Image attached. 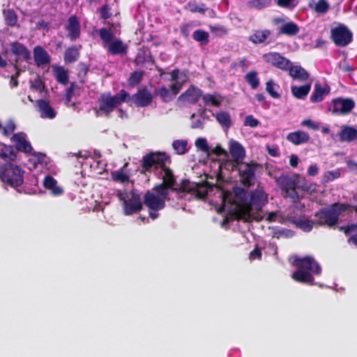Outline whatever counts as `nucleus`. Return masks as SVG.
Returning a JSON list of instances; mask_svg holds the SVG:
<instances>
[{
  "mask_svg": "<svg viewBox=\"0 0 357 357\" xmlns=\"http://www.w3.org/2000/svg\"><path fill=\"white\" fill-rule=\"evenodd\" d=\"M350 208L357 213V204L351 206L349 204L335 202L328 207L321 208L314 215L316 218L315 227H333L339 222L340 216Z\"/></svg>",
  "mask_w": 357,
  "mask_h": 357,
  "instance_id": "1",
  "label": "nucleus"
},
{
  "mask_svg": "<svg viewBox=\"0 0 357 357\" xmlns=\"http://www.w3.org/2000/svg\"><path fill=\"white\" fill-rule=\"evenodd\" d=\"M129 99L130 93L125 89H121L115 95H112L110 92L101 93L98 98V107L95 109L96 116L109 118L123 102L129 103Z\"/></svg>",
  "mask_w": 357,
  "mask_h": 357,
  "instance_id": "2",
  "label": "nucleus"
},
{
  "mask_svg": "<svg viewBox=\"0 0 357 357\" xmlns=\"http://www.w3.org/2000/svg\"><path fill=\"white\" fill-rule=\"evenodd\" d=\"M11 141L15 146L0 142L2 148L0 149V158L5 161H15L17 159V152L31 153L33 147L26 140V135L23 132L13 134Z\"/></svg>",
  "mask_w": 357,
  "mask_h": 357,
  "instance_id": "3",
  "label": "nucleus"
},
{
  "mask_svg": "<svg viewBox=\"0 0 357 357\" xmlns=\"http://www.w3.org/2000/svg\"><path fill=\"white\" fill-rule=\"evenodd\" d=\"M12 162L0 165V180L10 187L17 188L23 184L25 172Z\"/></svg>",
  "mask_w": 357,
  "mask_h": 357,
  "instance_id": "4",
  "label": "nucleus"
},
{
  "mask_svg": "<svg viewBox=\"0 0 357 357\" xmlns=\"http://www.w3.org/2000/svg\"><path fill=\"white\" fill-rule=\"evenodd\" d=\"M171 163V157L165 152H150L142 157L141 173H151L158 169L162 170Z\"/></svg>",
  "mask_w": 357,
  "mask_h": 357,
  "instance_id": "5",
  "label": "nucleus"
},
{
  "mask_svg": "<svg viewBox=\"0 0 357 357\" xmlns=\"http://www.w3.org/2000/svg\"><path fill=\"white\" fill-rule=\"evenodd\" d=\"M107 24L109 25V29L101 28L99 30V36L105 45H109L108 52L112 55L126 54L128 52L127 45L119 38L112 40L114 38V34L111 30L113 24L107 22Z\"/></svg>",
  "mask_w": 357,
  "mask_h": 357,
  "instance_id": "6",
  "label": "nucleus"
},
{
  "mask_svg": "<svg viewBox=\"0 0 357 357\" xmlns=\"http://www.w3.org/2000/svg\"><path fill=\"white\" fill-rule=\"evenodd\" d=\"M275 183L282 190L284 198H289L294 203H296L300 199V196L296 190L295 179L293 176L282 174L278 177H275Z\"/></svg>",
  "mask_w": 357,
  "mask_h": 357,
  "instance_id": "7",
  "label": "nucleus"
},
{
  "mask_svg": "<svg viewBox=\"0 0 357 357\" xmlns=\"http://www.w3.org/2000/svg\"><path fill=\"white\" fill-rule=\"evenodd\" d=\"M259 165L254 161L249 163L241 162L238 166L232 167L237 169L241 184L247 188L254 185L256 181V172Z\"/></svg>",
  "mask_w": 357,
  "mask_h": 357,
  "instance_id": "8",
  "label": "nucleus"
},
{
  "mask_svg": "<svg viewBox=\"0 0 357 357\" xmlns=\"http://www.w3.org/2000/svg\"><path fill=\"white\" fill-rule=\"evenodd\" d=\"M164 174L162 177V182L155 185L153 188V191L156 193H159L161 195H169V190H176L174 185L176 184V176L174 174L173 171L169 167L167 166L163 169Z\"/></svg>",
  "mask_w": 357,
  "mask_h": 357,
  "instance_id": "9",
  "label": "nucleus"
},
{
  "mask_svg": "<svg viewBox=\"0 0 357 357\" xmlns=\"http://www.w3.org/2000/svg\"><path fill=\"white\" fill-rule=\"evenodd\" d=\"M170 199L169 195H161L155 191L148 190L144 195L143 204L148 209L161 211L165 208L166 201Z\"/></svg>",
  "mask_w": 357,
  "mask_h": 357,
  "instance_id": "10",
  "label": "nucleus"
},
{
  "mask_svg": "<svg viewBox=\"0 0 357 357\" xmlns=\"http://www.w3.org/2000/svg\"><path fill=\"white\" fill-rule=\"evenodd\" d=\"M331 38L336 46L345 47L352 40V33L344 25L340 24L331 29Z\"/></svg>",
  "mask_w": 357,
  "mask_h": 357,
  "instance_id": "11",
  "label": "nucleus"
},
{
  "mask_svg": "<svg viewBox=\"0 0 357 357\" xmlns=\"http://www.w3.org/2000/svg\"><path fill=\"white\" fill-rule=\"evenodd\" d=\"M293 265L297 268L309 271L312 275H320L321 273L320 265L311 256H306L303 258L296 257L293 262Z\"/></svg>",
  "mask_w": 357,
  "mask_h": 357,
  "instance_id": "12",
  "label": "nucleus"
},
{
  "mask_svg": "<svg viewBox=\"0 0 357 357\" xmlns=\"http://www.w3.org/2000/svg\"><path fill=\"white\" fill-rule=\"evenodd\" d=\"M153 95L146 86L139 88L137 93L132 96L130 95L129 103L134 104L138 107H146L151 104Z\"/></svg>",
  "mask_w": 357,
  "mask_h": 357,
  "instance_id": "13",
  "label": "nucleus"
},
{
  "mask_svg": "<svg viewBox=\"0 0 357 357\" xmlns=\"http://www.w3.org/2000/svg\"><path fill=\"white\" fill-rule=\"evenodd\" d=\"M263 59L266 63L283 71L287 72L291 66V61L278 52H272L264 54Z\"/></svg>",
  "mask_w": 357,
  "mask_h": 357,
  "instance_id": "14",
  "label": "nucleus"
},
{
  "mask_svg": "<svg viewBox=\"0 0 357 357\" xmlns=\"http://www.w3.org/2000/svg\"><path fill=\"white\" fill-rule=\"evenodd\" d=\"M131 197L124 203V213L127 215L139 212L143 208L141 195L138 190L132 189L130 192Z\"/></svg>",
  "mask_w": 357,
  "mask_h": 357,
  "instance_id": "15",
  "label": "nucleus"
},
{
  "mask_svg": "<svg viewBox=\"0 0 357 357\" xmlns=\"http://www.w3.org/2000/svg\"><path fill=\"white\" fill-rule=\"evenodd\" d=\"M64 28L67 32L66 38L70 41H75L80 38L81 24L76 15H73L68 18Z\"/></svg>",
  "mask_w": 357,
  "mask_h": 357,
  "instance_id": "16",
  "label": "nucleus"
},
{
  "mask_svg": "<svg viewBox=\"0 0 357 357\" xmlns=\"http://www.w3.org/2000/svg\"><path fill=\"white\" fill-rule=\"evenodd\" d=\"M332 113L348 114L355 107V102L352 98H336L332 100Z\"/></svg>",
  "mask_w": 357,
  "mask_h": 357,
  "instance_id": "17",
  "label": "nucleus"
},
{
  "mask_svg": "<svg viewBox=\"0 0 357 357\" xmlns=\"http://www.w3.org/2000/svg\"><path fill=\"white\" fill-rule=\"evenodd\" d=\"M10 52L15 55L17 58L15 59V68H17V64L20 60L23 59L29 61L31 59V52L28 48L22 43L15 41L10 44Z\"/></svg>",
  "mask_w": 357,
  "mask_h": 357,
  "instance_id": "18",
  "label": "nucleus"
},
{
  "mask_svg": "<svg viewBox=\"0 0 357 357\" xmlns=\"http://www.w3.org/2000/svg\"><path fill=\"white\" fill-rule=\"evenodd\" d=\"M267 195L262 190L256 189L250 193L249 212L255 209L261 211V208L267 203Z\"/></svg>",
  "mask_w": 357,
  "mask_h": 357,
  "instance_id": "19",
  "label": "nucleus"
},
{
  "mask_svg": "<svg viewBox=\"0 0 357 357\" xmlns=\"http://www.w3.org/2000/svg\"><path fill=\"white\" fill-rule=\"evenodd\" d=\"M202 96V90L194 85H191L185 92L178 96V100L194 105L198 102Z\"/></svg>",
  "mask_w": 357,
  "mask_h": 357,
  "instance_id": "20",
  "label": "nucleus"
},
{
  "mask_svg": "<svg viewBox=\"0 0 357 357\" xmlns=\"http://www.w3.org/2000/svg\"><path fill=\"white\" fill-rule=\"evenodd\" d=\"M229 153L233 159L232 167L238 166L245 156L244 147L237 141L231 140L229 145Z\"/></svg>",
  "mask_w": 357,
  "mask_h": 357,
  "instance_id": "21",
  "label": "nucleus"
},
{
  "mask_svg": "<svg viewBox=\"0 0 357 357\" xmlns=\"http://www.w3.org/2000/svg\"><path fill=\"white\" fill-rule=\"evenodd\" d=\"M338 136L341 142H357V128L353 126H342Z\"/></svg>",
  "mask_w": 357,
  "mask_h": 357,
  "instance_id": "22",
  "label": "nucleus"
},
{
  "mask_svg": "<svg viewBox=\"0 0 357 357\" xmlns=\"http://www.w3.org/2000/svg\"><path fill=\"white\" fill-rule=\"evenodd\" d=\"M289 221L294 224L296 228L300 229L304 232H310L315 226V220H312L306 218L305 215L297 218L296 216H289Z\"/></svg>",
  "mask_w": 357,
  "mask_h": 357,
  "instance_id": "23",
  "label": "nucleus"
},
{
  "mask_svg": "<svg viewBox=\"0 0 357 357\" xmlns=\"http://www.w3.org/2000/svg\"><path fill=\"white\" fill-rule=\"evenodd\" d=\"M234 201L236 204L246 212H249L250 193L243 188L234 190Z\"/></svg>",
  "mask_w": 357,
  "mask_h": 357,
  "instance_id": "24",
  "label": "nucleus"
},
{
  "mask_svg": "<svg viewBox=\"0 0 357 357\" xmlns=\"http://www.w3.org/2000/svg\"><path fill=\"white\" fill-rule=\"evenodd\" d=\"M36 104L42 118L53 119L56 117V112L54 111V108L50 106L48 101L40 99L36 101Z\"/></svg>",
  "mask_w": 357,
  "mask_h": 357,
  "instance_id": "25",
  "label": "nucleus"
},
{
  "mask_svg": "<svg viewBox=\"0 0 357 357\" xmlns=\"http://www.w3.org/2000/svg\"><path fill=\"white\" fill-rule=\"evenodd\" d=\"M33 59L37 66H42L50 63L51 59L47 52L41 46H36L33 49Z\"/></svg>",
  "mask_w": 357,
  "mask_h": 357,
  "instance_id": "26",
  "label": "nucleus"
},
{
  "mask_svg": "<svg viewBox=\"0 0 357 357\" xmlns=\"http://www.w3.org/2000/svg\"><path fill=\"white\" fill-rule=\"evenodd\" d=\"M331 87L326 84L322 86L320 83L314 84V91L310 96V100L312 102H320L324 100V96L330 93Z\"/></svg>",
  "mask_w": 357,
  "mask_h": 357,
  "instance_id": "27",
  "label": "nucleus"
},
{
  "mask_svg": "<svg viewBox=\"0 0 357 357\" xmlns=\"http://www.w3.org/2000/svg\"><path fill=\"white\" fill-rule=\"evenodd\" d=\"M287 71L289 72V76L294 80L304 82L309 78V73L304 68L301 66H294L292 62Z\"/></svg>",
  "mask_w": 357,
  "mask_h": 357,
  "instance_id": "28",
  "label": "nucleus"
},
{
  "mask_svg": "<svg viewBox=\"0 0 357 357\" xmlns=\"http://www.w3.org/2000/svg\"><path fill=\"white\" fill-rule=\"evenodd\" d=\"M81 49V45H72L66 48L63 54V61L65 63L70 64L76 62L79 58V51Z\"/></svg>",
  "mask_w": 357,
  "mask_h": 357,
  "instance_id": "29",
  "label": "nucleus"
},
{
  "mask_svg": "<svg viewBox=\"0 0 357 357\" xmlns=\"http://www.w3.org/2000/svg\"><path fill=\"white\" fill-rule=\"evenodd\" d=\"M338 230L342 231L347 236H349L347 243L357 247V224H351L347 226L337 227Z\"/></svg>",
  "mask_w": 357,
  "mask_h": 357,
  "instance_id": "30",
  "label": "nucleus"
},
{
  "mask_svg": "<svg viewBox=\"0 0 357 357\" xmlns=\"http://www.w3.org/2000/svg\"><path fill=\"white\" fill-rule=\"evenodd\" d=\"M287 139L295 145H299L307 142L310 135L304 131L298 130L289 133Z\"/></svg>",
  "mask_w": 357,
  "mask_h": 357,
  "instance_id": "31",
  "label": "nucleus"
},
{
  "mask_svg": "<svg viewBox=\"0 0 357 357\" xmlns=\"http://www.w3.org/2000/svg\"><path fill=\"white\" fill-rule=\"evenodd\" d=\"M44 187L51 190V192L54 196H59L63 194V190L61 187L57 185L56 180L52 176H46L43 181Z\"/></svg>",
  "mask_w": 357,
  "mask_h": 357,
  "instance_id": "32",
  "label": "nucleus"
},
{
  "mask_svg": "<svg viewBox=\"0 0 357 357\" xmlns=\"http://www.w3.org/2000/svg\"><path fill=\"white\" fill-rule=\"evenodd\" d=\"M271 32L268 29L256 30L249 36V40L254 44H261L265 43L270 37Z\"/></svg>",
  "mask_w": 357,
  "mask_h": 357,
  "instance_id": "33",
  "label": "nucleus"
},
{
  "mask_svg": "<svg viewBox=\"0 0 357 357\" xmlns=\"http://www.w3.org/2000/svg\"><path fill=\"white\" fill-rule=\"evenodd\" d=\"M291 278L294 280L300 283H312L314 281V277L309 271L301 268L294 271Z\"/></svg>",
  "mask_w": 357,
  "mask_h": 357,
  "instance_id": "34",
  "label": "nucleus"
},
{
  "mask_svg": "<svg viewBox=\"0 0 357 357\" xmlns=\"http://www.w3.org/2000/svg\"><path fill=\"white\" fill-rule=\"evenodd\" d=\"M212 186L208 182L205 181L202 184L196 183L194 185L192 194H195L199 199H205L208 195V190L211 189Z\"/></svg>",
  "mask_w": 357,
  "mask_h": 357,
  "instance_id": "35",
  "label": "nucleus"
},
{
  "mask_svg": "<svg viewBox=\"0 0 357 357\" xmlns=\"http://www.w3.org/2000/svg\"><path fill=\"white\" fill-rule=\"evenodd\" d=\"M299 32L298 26L294 22L284 24L280 29L279 33L289 36L296 35Z\"/></svg>",
  "mask_w": 357,
  "mask_h": 357,
  "instance_id": "36",
  "label": "nucleus"
},
{
  "mask_svg": "<svg viewBox=\"0 0 357 357\" xmlns=\"http://www.w3.org/2000/svg\"><path fill=\"white\" fill-rule=\"evenodd\" d=\"M310 89V84H306L300 86H293L291 88V91L295 98L304 99L309 93Z\"/></svg>",
  "mask_w": 357,
  "mask_h": 357,
  "instance_id": "37",
  "label": "nucleus"
},
{
  "mask_svg": "<svg viewBox=\"0 0 357 357\" xmlns=\"http://www.w3.org/2000/svg\"><path fill=\"white\" fill-rule=\"evenodd\" d=\"M213 116L222 127L229 128L231 126V119L229 112L221 111Z\"/></svg>",
  "mask_w": 357,
  "mask_h": 357,
  "instance_id": "38",
  "label": "nucleus"
},
{
  "mask_svg": "<svg viewBox=\"0 0 357 357\" xmlns=\"http://www.w3.org/2000/svg\"><path fill=\"white\" fill-rule=\"evenodd\" d=\"M295 179L296 190H301L302 191L308 192L311 189L310 184L307 181L304 176L299 174L293 175Z\"/></svg>",
  "mask_w": 357,
  "mask_h": 357,
  "instance_id": "39",
  "label": "nucleus"
},
{
  "mask_svg": "<svg viewBox=\"0 0 357 357\" xmlns=\"http://www.w3.org/2000/svg\"><path fill=\"white\" fill-rule=\"evenodd\" d=\"M192 37L195 41L200 43L201 45H206L209 43V34L202 29L195 30Z\"/></svg>",
  "mask_w": 357,
  "mask_h": 357,
  "instance_id": "40",
  "label": "nucleus"
},
{
  "mask_svg": "<svg viewBox=\"0 0 357 357\" xmlns=\"http://www.w3.org/2000/svg\"><path fill=\"white\" fill-rule=\"evenodd\" d=\"M6 24L9 26H15L17 23V15L13 9L3 10Z\"/></svg>",
  "mask_w": 357,
  "mask_h": 357,
  "instance_id": "41",
  "label": "nucleus"
},
{
  "mask_svg": "<svg viewBox=\"0 0 357 357\" xmlns=\"http://www.w3.org/2000/svg\"><path fill=\"white\" fill-rule=\"evenodd\" d=\"M55 77L56 81L63 85H66L69 82L68 71L61 66L56 68Z\"/></svg>",
  "mask_w": 357,
  "mask_h": 357,
  "instance_id": "42",
  "label": "nucleus"
},
{
  "mask_svg": "<svg viewBox=\"0 0 357 357\" xmlns=\"http://www.w3.org/2000/svg\"><path fill=\"white\" fill-rule=\"evenodd\" d=\"M245 79L252 89H256L259 86V78L255 70L248 72L245 76Z\"/></svg>",
  "mask_w": 357,
  "mask_h": 357,
  "instance_id": "43",
  "label": "nucleus"
},
{
  "mask_svg": "<svg viewBox=\"0 0 357 357\" xmlns=\"http://www.w3.org/2000/svg\"><path fill=\"white\" fill-rule=\"evenodd\" d=\"M155 95L159 96L163 102H169L173 100L169 89L165 86L156 89L155 91Z\"/></svg>",
  "mask_w": 357,
  "mask_h": 357,
  "instance_id": "44",
  "label": "nucleus"
},
{
  "mask_svg": "<svg viewBox=\"0 0 357 357\" xmlns=\"http://www.w3.org/2000/svg\"><path fill=\"white\" fill-rule=\"evenodd\" d=\"M144 75V71H135L132 73L128 79V83L130 86L135 87L138 85L142 80Z\"/></svg>",
  "mask_w": 357,
  "mask_h": 357,
  "instance_id": "45",
  "label": "nucleus"
},
{
  "mask_svg": "<svg viewBox=\"0 0 357 357\" xmlns=\"http://www.w3.org/2000/svg\"><path fill=\"white\" fill-rule=\"evenodd\" d=\"M187 145V141L183 139L174 140L172 143L174 149L178 155L185 154L188 151Z\"/></svg>",
  "mask_w": 357,
  "mask_h": 357,
  "instance_id": "46",
  "label": "nucleus"
},
{
  "mask_svg": "<svg viewBox=\"0 0 357 357\" xmlns=\"http://www.w3.org/2000/svg\"><path fill=\"white\" fill-rule=\"evenodd\" d=\"M340 176H341V171L340 169H336L332 170V171H328V172H325L323 176V178H322L323 183H326L331 182V181L335 180V178H340Z\"/></svg>",
  "mask_w": 357,
  "mask_h": 357,
  "instance_id": "47",
  "label": "nucleus"
},
{
  "mask_svg": "<svg viewBox=\"0 0 357 357\" xmlns=\"http://www.w3.org/2000/svg\"><path fill=\"white\" fill-rule=\"evenodd\" d=\"M112 178L114 181L125 183L128 181L129 176L123 172V169L112 172Z\"/></svg>",
  "mask_w": 357,
  "mask_h": 357,
  "instance_id": "48",
  "label": "nucleus"
},
{
  "mask_svg": "<svg viewBox=\"0 0 357 357\" xmlns=\"http://www.w3.org/2000/svg\"><path fill=\"white\" fill-rule=\"evenodd\" d=\"M209 29L213 34L218 37H222L227 34V29L222 25H210Z\"/></svg>",
  "mask_w": 357,
  "mask_h": 357,
  "instance_id": "49",
  "label": "nucleus"
},
{
  "mask_svg": "<svg viewBox=\"0 0 357 357\" xmlns=\"http://www.w3.org/2000/svg\"><path fill=\"white\" fill-rule=\"evenodd\" d=\"M194 185H196V183H191L190 181L184 179L181 182L179 188L176 189L175 191L178 192H188L192 193L194 189Z\"/></svg>",
  "mask_w": 357,
  "mask_h": 357,
  "instance_id": "50",
  "label": "nucleus"
},
{
  "mask_svg": "<svg viewBox=\"0 0 357 357\" xmlns=\"http://www.w3.org/2000/svg\"><path fill=\"white\" fill-rule=\"evenodd\" d=\"M202 100L205 105H212L215 107H219L221 104V101L216 98V97L210 93L202 96Z\"/></svg>",
  "mask_w": 357,
  "mask_h": 357,
  "instance_id": "51",
  "label": "nucleus"
},
{
  "mask_svg": "<svg viewBox=\"0 0 357 357\" xmlns=\"http://www.w3.org/2000/svg\"><path fill=\"white\" fill-rule=\"evenodd\" d=\"M329 4L326 0H319L314 7V10L318 13H326L329 10Z\"/></svg>",
  "mask_w": 357,
  "mask_h": 357,
  "instance_id": "52",
  "label": "nucleus"
},
{
  "mask_svg": "<svg viewBox=\"0 0 357 357\" xmlns=\"http://www.w3.org/2000/svg\"><path fill=\"white\" fill-rule=\"evenodd\" d=\"M196 147L204 153H209L210 147L205 138L199 137L195 141Z\"/></svg>",
  "mask_w": 357,
  "mask_h": 357,
  "instance_id": "53",
  "label": "nucleus"
},
{
  "mask_svg": "<svg viewBox=\"0 0 357 357\" xmlns=\"http://www.w3.org/2000/svg\"><path fill=\"white\" fill-rule=\"evenodd\" d=\"M250 7L261 10L270 4V0H252L249 2Z\"/></svg>",
  "mask_w": 357,
  "mask_h": 357,
  "instance_id": "54",
  "label": "nucleus"
},
{
  "mask_svg": "<svg viewBox=\"0 0 357 357\" xmlns=\"http://www.w3.org/2000/svg\"><path fill=\"white\" fill-rule=\"evenodd\" d=\"M275 84L273 80H269L266 84V91L269 93V95L273 98H279L280 95L275 91Z\"/></svg>",
  "mask_w": 357,
  "mask_h": 357,
  "instance_id": "55",
  "label": "nucleus"
},
{
  "mask_svg": "<svg viewBox=\"0 0 357 357\" xmlns=\"http://www.w3.org/2000/svg\"><path fill=\"white\" fill-rule=\"evenodd\" d=\"M259 124V121L252 115L246 116L243 121L244 126H249L250 128H257Z\"/></svg>",
  "mask_w": 357,
  "mask_h": 357,
  "instance_id": "56",
  "label": "nucleus"
},
{
  "mask_svg": "<svg viewBox=\"0 0 357 357\" xmlns=\"http://www.w3.org/2000/svg\"><path fill=\"white\" fill-rule=\"evenodd\" d=\"M31 89L35 91L42 92L45 89V84L40 77H38L33 81H31Z\"/></svg>",
  "mask_w": 357,
  "mask_h": 357,
  "instance_id": "57",
  "label": "nucleus"
},
{
  "mask_svg": "<svg viewBox=\"0 0 357 357\" xmlns=\"http://www.w3.org/2000/svg\"><path fill=\"white\" fill-rule=\"evenodd\" d=\"M297 3L295 0H277V5L281 8H294Z\"/></svg>",
  "mask_w": 357,
  "mask_h": 357,
  "instance_id": "58",
  "label": "nucleus"
},
{
  "mask_svg": "<svg viewBox=\"0 0 357 357\" xmlns=\"http://www.w3.org/2000/svg\"><path fill=\"white\" fill-rule=\"evenodd\" d=\"M110 10H111V8L108 4H104L100 8V15L101 18L105 20L109 19L112 16Z\"/></svg>",
  "mask_w": 357,
  "mask_h": 357,
  "instance_id": "59",
  "label": "nucleus"
},
{
  "mask_svg": "<svg viewBox=\"0 0 357 357\" xmlns=\"http://www.w3.org/2000/svg\"><path fill=\"white\" fill-rule=\"evenodd\" d=\"M16 129V126L13 121H10L7 125L3 128L2 134L6 137H8Z\"/></svg>",
  "mask_w": 357,
  "mask_h": 357,
  "instance_id": "60",
  "label": "nucleus"
},
{
  "mask_svg": "<svg viewBox=\"0 0 357 357\" xmlns=\"http://www.w3.org/2000/svg\"><path fill=\"white\" fill-rule=\"evenodd\" d=\"M171 78L170 81H177L179 78V75H181V77H183L184 78H187V72L183 71L180 72L179 69L176 68L173 70L170 73Z\"/></svg>",
  "mask_w": 357,
  "mask_h": 357,
  "instance_id": "61",
  "label": "nucleus"
},
{
  "mask_svg": "<svg viewBox=\"0 0 357 357\" xmlns=\"http://www.w3.org/2000/svg\"><path fill=\"white\" fill-rule=\"evenodd\" d=\"M182 86H183V84L179 82H176L171 84L169 91H170L173 98L174 96H176L180 92V91L182 89Z\"/></svg>",
  "mask_w": 357,
  "mask_h": 357,
  "instance_id": "62",
  "label": "nucleus"
},
{
  "mask_svg": "<svg viewBox=\"0 0 357 357\" xmlns=\"http://www.w3.org/2000/svg\"><path fill=\"white\" fill-rule=\"evenodd\" d=\"M209 153L216 156L227 155V151L220 144H218L214 149H211Z\"/></svg>",
  "mask_w": 357,
  "mask_h": 357,
  "instance_id": "63",
  "label": "nucleus"
},
{
  "mask_svg": "<svg viewBox=\"0 0 357 357\" xmlns=\"http://www.w3.org/2000/svg\"><path fill=\"white\" fill-rule=\"evenodd\" d=\"M74 93H73L71 89H66L65 91L63 97V102L65 106L70 105V102H71Z\"/></svg>",
  "mask_w": 357,
  "mask_h": 357,
  "instance_id": "64",
  "label": "nucleus"
}]
</instances>
